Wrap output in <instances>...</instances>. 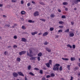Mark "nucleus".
<instances>
[{
  "label": "nucleus",
  "mask_w": 80,
  "mask_h": 80,
  "mask_svg": "<svg viewBox=\"0 0 80 80\" xmlns=\"http://www.w3.org/2000/svg\"><path fill=\"white\" fill-rule=\"evenodd\" d=\"M40 3L41 5H45V4L44 2H40Z\"/></svg>",
  "instance_id": "c9c22d12"
},
{
  "label": "nucleus",
  "mask_w": 80,
  "mask_h": 80,
  "mask_svg": "<svg viewBox=\"0 0 80 80\" xmlns=\"http://www.w3.org/2000/svg\"><path fill=\"white\" fill-rule=\"evenodd\" d=\"M58 23L63 25L64 23V22L62 21H59L58 22Z\"/></svg>",
  "instance_id": "5701e85b"
},
{
  "label": "nucleus",
  "mask_w": 80,
  "mask_h": 80,
  "mask_svg": "<svg viewBox=\"0 0 80 80\" xmlns=\"http://www.w3.org/2000/svg\"><path fill=\"white\" fill-rule=\"evenodd\" d=\"M33 50V49L32 48L29 49V53H30V54H32V51Z\"/></svg>",
  "instance_id": "1a4fd4ad"
},
{
  "label": "nucleus",
  "mask_w": 80,
  "mask_h": 80,
  "mask_svg": "<svg viewBox=\"0 0 80 80\" xmlns=\"http://www.w3.org/2000/svg\"><path fill=\"white\" fill-rule=\"evenodd\" d=\"M26 53V51H22L21 52H19V55L21 56L23 54H25Z\"/></svg>",
  "instance_id": "7ed1b4c3"
},
{
  "label": "nucleus",
  "mask_w": 80,
  "mask_h": 80,
  "mask_svg": "<svg viewBox=\"0 0 80 80\" xmlns=\"http://www.w3.org/2000/svg\"><path fill=\"white\" fill-rule=\"evenodd\" d=\"M48 63L50 65H52V60H49V62Z\"/></svg>",
  "instance_id": "6ab92c4d"
},
{
  "label": "nucleus",
  "mask_w": 80,
  "mask_h": 80,
  "mask_svg": "<svg viewBox=\"0 0 80 80\" xmlns=\"http://www.w3.org/2000/svg\"><path fill=\"white\" fill-rule=\"evenodd\" d=\"M38 61H39L41 60V58H40V57H38Z\"/></svg>",
  "instance_id": "79ce46f5"
},
{
  "label": "nucleus",
  "mask_w": 80,
  "mask_h": 80,
  "mask_svg": "<svg viewBox=\"0 0 80 80\" xmlns=\"http://www.w3.org/2000/svg\"><path fill=\"white\" fill-rule=\"evenodd\" d=\"M34 70H37V71H39V69L37 68H34Z\"/></svg>",
  "instance_id": "de8ad7c7"
},
{
  "label": "nucleus",
  "mask_w": 80,
  "mask_h": 80,
  "mask_svg": "<svg viewBox=\"0 0 80 80\" xmlns=\"http://www.w3.org/2000/svg\"><path fill=\"white\" fill-rule=\"evenodd\" d=\"M74 34L73 33H70L69 34V36L70 37H73L74 36Z\"/></svg>",
  "instance_id": "6e6552de"
},
{
  "label": "nucleus",
  "mask_w": 80,
  "mask_h": 80,
  "mask_svg": "<svg viewBox=\"0 0 80 80\" xmlns=\"http://www.w3.org/2000/svg\"><path fill=\"white\" fill-rule=\"evenodd\" d=\"M38 33V32L36 31L35 32H32L31 33V34L32 36H34L35 34H36Z\"/></svg>",
  "instance_id": "9d476101"
},
{
  "label": "nucleus",
  "mask_w": 80,
  "mask_h": 80,
  "mask_svg": "<svg viewBox=\"0 0 80 80\" xmlns=\"http://www.w3.org/2000/svg\"><path fill=\"white\" fill-rule=\"evenodd\" d=\"M14 39H17V36H14Z\"/></svg>",
  "instance_id": "a19ab883"
},
{
  "label": "nucleus",
  "mask_w": 80,
  "mask_h": 80,
  "mask_svg": "<svg viewBox=\"0 0 80 80\" xmlns=\"http://www.w3.org/2000/svg\"><path fill=\"white\" fill-rule=\"evenodd\" d=\"M78 67H76V68H75V70H78Z\"/></svg>",
  "instance_id": "8fccbe9b"
},
{
  "label": "nucleus",
  "mask_w": 80,
  "mask_h": 80,
  "mask_svg": "<svg viewBox=\"0 0 80 80\" xmlns=\"http://www.w3.org/2000/svg\"><path fill=\"white\" fill-rule=\"evenodd\" d=\"M17 61H18L20 62V61L21 60V59L20 58H17Z\"/></svg>",
  "instance_id": "b1692460"
},
{
  "label": "nucleus",
  "mask_w": 80,
  "mask_h": 80,
  "mask_svg": "<svg viewBox=\"0 0 80 80\" xmlns=\"http://www.w3.org/2000/svg\"><path fill=\"white\" fill-rule=\"evenodd\" d=\"M43 44L45 45H47L48 44V42H45L43 43Z\"/></svg>",
  "instance_id": "a18cd8bd"
},
{
  "label": "nucleus",
  "mask_w": 80,
  "mask_h": 80,
  "mask_svg": "<svg viewBox=\"0 0 80 80\" xmlns=\"http://www.w3.org/2000/svg\"><path fill=\"white\" fill-rule=\"evenodd\" d=\"M78 2H80V0H77L74 2V3L75 4H77L78 3Z\"/></svg>",
  "instance_id": "f3484780"
},
{
  "label": "nucleus",
  "mask_w": 80,
  "mask_h": 80,
  "mask_svg": "<svg viewBox=\"0 0 80 80\" xmlns=\"http://www.w3.org/2000/svg\"><path fill=\"white\" fill-rule=\"evenodd\" d=\"M70 60H71V61H74V60H75L76 59L74 57L71 58H70Z\"/></svg>",
  "instance_id": "dca6fc26"
},
{
  "label": "nucleus",
  "mask_w": 80,
  "mask_h": 80,
  "mask_svg": "<svg viewBox=\"0 0 80 80\" xmlns=\"http://www.w3.org/2000/svg\"><path fill=\"white\" fill-rule=\"evenodd\" d=\"M42 35V32H40V33H39L38 34V35Z\"/></svg>",
  "instance_id": "4d7b16f0"
},
{
  "label": "nucleus",
  "mask_w": 80,
  "mask_h": 80,
  "mask_svg": "<svg viewBox=\"0 0 80 80\" xmlns=\"http://www.w3.org/2000/svg\"><path fill=\"white\" fill-rule=\"evenodd\" d=\"M16 0H12L11 2H16Z\"/></svg>",
  "instance_id": "49530a36"
},
{
  "label": "nucleus",
  "mask_w": 80,
  "mask_h": 80,
  "mask_svg": "<svg viewBox=\"0 0 80 80\" xmlns=\"http://www.w3.org/2000/svg\"><path fill=\"white\" fill-rule=\"evenodd\" d=\"M50 16L52 18H54L55 17V14H54V13H52V14Z\"/></svg>",
  "instance_id": "a211bd4d"
},
{
  "label": "nucleus",
  "mask_w": 80,
  "mask_h": 80,
  "mask_svg": "<svg viewBox=\"0 0 80 80\" xmlns=\"http://www.w3.org/2000/svg\"><path fill=\"white\" fill-rule=\"evenodd\" d=\"M62 18H66V16H65L62 15Z\"/></svg>",
  "instance_id": "58836bf2"
},
{
  "label": "nucleus",
  "mask_w": 80,
  "mask_h": 80,
  "mask_svg": "<svg viewBox=\"0 0 80 80\" xmlns=\"http://www.w3.org/2000/svg\"><path fill=\"white\" fill-rule=\"evenodd\" d=\"M73 77H72V76L71 77V79H70V80H73Z\"/></svg>",
  "instance_id": "052dcab7"
},
{
  "label": "nucleus",
  "mask_w": 80,
  "mask_h": 80,
  "mask_svg": "<svg viewBox=\"0 0 80 80\" xmlns=\"http://www.w3.org/2000/svg\"><path fill=\"white\" fill-rule=\"evenodd\" d=\"M2 6H3V4L0 3V7H2Z\"/></svg>",
  "instance_id": "13d9d810"
},
{
  "label": "nucleus",
  "mask_w": 80,
  "mask_h": 80,
  "mask_svg": "<svg viewBox=\"0 0 80 80\" xmlns=\"http://www.w3.org/2000/svg\"><path fill=\"white\" fill-rule=\"evenodd\" d=\"M51 77L50 75H47L46 76L47 78H49Z\"/></svg>",
  "instance_id": "4c0bfd02"
},
{
  "label": "nucleus",
  "mask_w": 80,
  "mask_h": 80,
  "mask_svg": "<svg viewBox=\"0 0 80 80\" xmlns=\"http://www.w3.org/2000/svg\"><path fill=\"white\" fill-rule=\"evenodd\" d=\"M31 69V66L30 65H29L28 67V70H30V69Z\"/></svg>",
  "instance_id": "473e14b6"
},
{
  "label": "nucleus",
  "mask_w": 80,
  "mask_h": 80,
  "mask_svg": "<svg viewBox=\"0 0 80 80\" xmlns=\"http://www.w3.org/2000/svg\"><path fill=\"white\" fill-rule=\"evenodd\" d=\"M71 24L72 25H73L74 24L73 22H71Z\"/></svg>",
  "instance_id": "bf43d9fd"
},
{
  "label": "nucleus",
  "mask_w": 80,
  "mask_h": 80,
  "mask_svg": "<svg viewBox=\"0 0 80 80\" xmlns=\"http://www.w3.org/2000/svg\"><path fill=\"white\" fill-rule=\"evenodd\" d=\"M59 36L58 35H56V38H58Z\"/></svg>",
  "instance_id": "774afa93"
},
{
  "label": "nucleus",
  "mask_w": 80,
  "mask_h": 80,
  "mask_svg": "<svg viewBox=\"0 0 80 80\" xmlns=\"http://www.w3.org/2000/svg\"><path fill=\"white\" fill-rule=\"evenodd\" d=\"M42 69L44 70H46V69H47V68H45V67L43 68Z\"/></svg>",
  "instance_id": "680f3d73"
},
{
  "label": "nucleus",
  "mask_w": 80,
  "mask_h": 80,
  "mask_svg": "<svg viewBox=\"0 0 80 80\" xmlns=\"http://www.w3.org/2000/svg\"><path fill=\"white\" fill-rule=\"evenodd\" d=\"M28 56L29 57H32L31 58H30V60H33L34 61H35L36 60V58H37V57H32L33 56L31 54H29L28 51H27V56Z\"/></svg>",
  "instance_id": "f03ea898"
},
{
  "label": "nucleus",
  "mask_w": 80,
  "mask_h": 80,
  "mask_svg": "<svg viewBox=\"0 0 80 80\" xmlns=\"http://www.w3.org/2000/svg\"><path fill=\"white\" fill-rule=\"evenodd\" d=\"M17 46L16 45H14L13 46V48H17Z\"/></svg>",
  "instance_id": "603ef678"
},
{
  "label": "nucleus",
  "mask_w": 80,
  "mask_h": 80,
  "mask_svg": "<svg viewBox=\"0 0 80 80\" xmlns=\"http://www.w3.org/2000/svg\"><path fill=\"white\" fill-rule=\"evenodd\" d=\"M51 76H52V77H54L55 76V75L53 73H52L51 74Z\"/></svg>",
  "instance_id": "e433bc0d"
},
{
  "label": "nucleus",
  "mask_w": 80,
  "mask_h": 80,
  "mask_svg": "<svg viewBox=\"0 0 80 80\" xmlns=\"http://www.w3.org/2000/svg\"><path fill=\"white\" fill-rule=\"evenodd\" d=\"M46 65L47 67L48 68H49L50 67V64L48 63H46L45 64Z\"/></svg>",
  "instance_id": "f8f14e48"
},
{
  "label": "nucleus",
  "mask_w": 80,
  "mask_h": 80,
  "mask_svg": "<svg viewBox=\"0 0 80 80\" xmlns=\"http://www.w3.org/2000/svg\"><path fill=\"white\" fill-rule=\"evenodd\" d=\"M62 4L64 5H68V3L67 2H64L62 3Z\"/></svg>",
  "instance_id": "c85d7f7f"
},
{
  "label": "nucleus",
  "mask_w": 80,
  "mask_h": 80,
  "mask_svg": "<svg viewBox=\"0 0 80 80\" xmlns=\"http://www.w3.org/2000/svg\"><path fill=\"white\" fill-rule=\"evenodd\" d=\"M58 11L59 12H61V10L59 9H58Z\"/></svg>",
  "instance_id": "c03bdc74"
},
{
  "label": "nucleus",
  "mask_w": 80,
  "mask_h": 80,
  "mask_svg": "<svg viewBox=\"0 0 80 80\" xmlns=\"http://www.w3.org/2000/svg\"><path fill=\"white\" fill-rule=\"evenodd\" d=\"M7 52H4V55H7Z\"/></svg>",
  "instance_id": "864d4df0"
},
{
  "label": "nucleus",
  "mask_w": 80,
  "mask_h": 80,
  "mask_svg": "<svg viewBox=\"0 0 80 80\" xmlns=\"http://www.w3.org/2000/svg\"><path fill=\"white\" fill-rule=\"evenodd\" d=\"M22 28L23 30H25L26 29V27L24 26H22Z\"/></svg>",
  "instance_id": "bb28decb"
},
{
  "label": "nucleus",
  "mask_w": 80,
  "mask_h": 80,
  "mask_svg": "<svg viewBox=\"0 0 80 80\" xmlns=\"http://www.w3.org/2000/svg\"><path fill=\"white\" fill-rule=\"evenodd\" d=\"M32 3H33V4H35V2L34 1L32 2Z\"/></svg>",
  "instance_id": "e2e57ef3"
},
{
  "label": "nucleus",
  "mask_w": 80,
  "mask_h": 80,
  "mask_svg": "<svg viewBox=\"0 0 80 80\" xmlns=\"http://www.w3.org/2000/svg\"><path fill=\"white\" fill-rule=\"evenodd\" d=\"M59 27L60 28H62L63 27V26H59Z\"/></svg>",
  "instance_id": "3c124183"
},
{
  "label": "nucleus",
  "mask_w": 80,
  "mask_h": 80,
  "mask_svg": "<svg viewBox=\"0 0 80 80\" xmlns=\"http://www.w3.org/2000/svg\"><path fill=\"white\" fill-rule=\"evenodd\" d=\"M70 65H68L67 66V68H68V69L69 70H70Z\"/></svg>",
  "instance_id": "cd10ccee"
},
{
  "label": "nucleus",
  "mask_w": 80,
  "mask_h": 80,
  "mask_svg": "<svg viewBox=\"0 0 80 80\" xmlns=\"http://www.w3.org/2000/svg\"><path fill=\"white\" fill-rule=\"evenodd\" d=\"M60 66V65L59 64L56 63L55 65L53 66V70L54 71L57 70L58 71L59 70V68L58 67Z\"/></svg>",
  "instance_id": "f257e3e1"
},
{
  "label": "nucleus",
  "mask_w": 80,
  "mask_h": 80,
  "mask_svg": "<svg viewBox=\"0 0 80 80\" xmlns=\"http://www.w3.org/2000/svg\"><path fill=\"white\" fill-rule=\"evenodd\" d=\"M18 74L20 76H22V77H24V75L23 74V73L21 72H18Z\"/></svg>",
  "instance_id": "20e7f679"
},
{
  "label": "nucleus",
  "mask_w": 80,
  "mask_h": 80,
  "mask_svg": "<svg viewBox=\"0 0 80 80\" xmlns=\"http://www.w3.org/2000/svg\"><path fill=\"white\" fill-rule=\"evenodd\" d=\"M46 51L48 52H51V49L49 48H46Z\"/></svg>",
  "instance_id": "0eeeda50"
},
{
  "label": "nucleus",
  "mask_w": 80,
  "mask_h": 80,
  "mask_svg": "<svg viewBox=\"0 0 80 80\" xmlns=\"http://www.w3.org/2000/svg\"><path fill=\"white\" fill-rule=\"evenodd\" d=\"M62 66H60L59 68V71H62Z\"/></svg>",
  "instance_id": "2f4dec72"
},
{
  "label": "nucleus",
  "mask_w": 80,
  "mask_h": 80,
  "mask_svg": "<svg viewBox=\"0 0 80 80\" xmlns=\"http://www.w3.org/2000/svg\"><path fill=\"white\" fill-rule=\"evenodd\" d=\"M25 80H28L27 79V77H25Z\"/></svg>",
  "instance_id": "0e129e2a"
},
{
  "label": "nucleus",
  "mask_w": 80,
  "mask_h": 80,
  "mask_svg": "<svg viewBox=\"0 0 80 80\" xmlns=\"http://www.w3.org/2000/svg\"><path fill=\"white\" fill-rule=\"evenodd\" d=\"M27 6H28V7H29L30 6V3H28L27 4Z\"/></svg>",
  "instance_id": "09e8293b"
},
{
  "label": "nucleus",
  "mask_w": 80,
  "mask_h": 80,
  "mask_svg": "<svg viewBox=\"0 0 80 80\" xmlns=\"http://www.w3.org/2000/svg\"><path fill=\"white\" fill-rule=\"evenodd\" d=\"M42 55V53L41 52H40L38 54V56L39 57H41Z\"/></svg>",
  "instance_id": "2eb2a0df"
},
{
  "label": "nucleus",
  "mask_w": 80,
  "mask_h": 80,
  "mask_svg": "<svg viewBox=\"0 0 80 80\" xmlns=\"http://www.w3.org/2000/svg\"><path fill=\"white\" fill-rule=\"evenodd\" d=\"M78 75L80 76V72H79V73H78Z\"/></svg>",
  "instance_id": "338daca9"
},
{
  "label": "nucleus",
  "mask_w": 80,
  "mask_h": 80,
  "mask_svg": "<svg viewBox=\"0 0 80 80\" xmlns=\"http://www.w3.org/2000/svg\"><path fill=\"white\" fill-rule=\"evenodd\" d=\"M62 59L64 60H65V61H68L69 60V59H68V58H62Z\"/></svg>",
  "instance_id": "aec40b11"
},
{
  "label": "nucleus",
  "mask_w": 80,
  "mask_h": 80,
  "mask_svg": "<svg viewBox=\"0 0 80 80\" xmlns=\"http://www.w3.org/2000/svg\"><path fill=\"white\" fill-rule=\"evenodd\" d=\"M13 76L14 77L16 78L18 77V74L16 72H13Z\"/></svg>",
  "instance_id": "423d86ee"
},
{
  "label": "nucleus",
  "mask_w": 80,
  "mask_h": 80,
  "mask_svg": "<svg viewBox=\"0 0 80 80\" xmlns=\"http://www.w3.org/2000/svg\"><path fill=\"white\" fill-rule=\"evenodd\" d=\"M22 15H24L25 13V12L24 11H22L21 12Z\"/></svg>",
  "instance_id": "412c9836"
},
{
  "label": "nucleus",
  "mask_w": 80,
  "mask_h": 80,
  "mask_svg": "<svg viewBox=\"0 0 80 80\" xmlns=\"http://www.w3.org/2000/svg\"><path fill=\"white\" fill-rule=\"evenodd\" d=\"M41 80H49L48 79H46V78L45 77H43L41 79Z\"/></svg>",
  "instance_id": "4be33fe9"
},
{
  "label": "nucleus",
  "mask_w": 80,
  "mask_h": 80,
  "mask_svg": "<svg viewBox=\"0 0 80 80\" xmlns=\"http://www.w3.org/2000/svg\"><path fill=\"white\" fill-rule=\"evenodd\" d=\"M76 48V46L75 45H72V48L75 49Z\"/></svg>",
  "instance_id": "ea45409f"
},
{
  "label": "nucleus",
  "mask_w": 80,
  "mask_h": 80,
  "mask_svg": "<svg viewBox=\"0 0 80 80\" xmlns=\"http://www.w3.org/2000/svg\"><path fill=\"white\" fill-rule=\"evenodd\" d=\"M29 74L32 76H34V74L33 73H32V72H30V73H29Z\"/></svg>",
  "instance_id": "7c9ffc66"
},
{
  "label": "nucleus",
  "mask_w": 80,
  "mask_h": 80,
  "mask_svg": "<svg viewBox=\"0 0 80 80\" xmlns=\"http://www.w3.org/2000/svg\"><path fill=\"white\" fill-rule=\"evenodd\" d=\"M68 8H65V10H66V11H68Z\"/></svg>",
  "instance_id": "5fc2aeb1"
},
{
  "label": "nucleus",
  "mask_w": 80,
  "mask_h": 80,
  "mask_svg": "<svg viewBox=\"0 0 80 80\" xmlns=\"http://www.w3.org/2000/svg\"><path fill=\"white\" fill-rule=\"evenodd\" d=\"M48 34V33L47 32H44V33L42 34V36H46Z\"/></svg>",
  "instance_id": "4468645a"
},
{
  "label": "nucleus",
  "mask_w": 80,
  "mask_h": 80,
  "mask_svg": "<svg viewBox=\"0 0 80 80\" xmlns=\"http://www.w3.org/2000/svg\"><path fill=\"white\" fill-rule=\"evenodd\" d=\"M67 47H69V48H72V46L70 45V44L67 45Z\"/></svg>",
  "instance_id": "a878e982"
},
{
  "label": "nucleus",
  "mask_w": 80,
  "mask_h": 80,
  "mask_svg": "<svg viewBox=\"0 0 80 80\" xmlns=\"http://www.w3.org/2000/svg\"><path fill=\"white\" fill-rule=\"evenodd\" d=\"M62 32V30H59L58 31V32Z\"/></svg>",
  "instance_id": "37998d69"
},
{
  "label": "nucleus",
  "mask_w": 80,
  "mask_h": 80,
  "mask_svg": "<svg viewBox=\"0 0 80 80\" xmlns=\"http://www.w3.org/2000/svg\"><path fill=\"white\" fill-rule=\"evenodd\" d=\"M34 16H39V12L38 11H36L33 14Z\"/></svg>",
  "instance_id": "39448f33"
},
{
  "label": "nucleus",
  "mask_w": 80,
  "mask_h": 80,
  "mask_svg": "<svg viewBox=\"0 0 80 80\" xmlns=\"http://www.w3.org/2000/svg\"><path fill=\"white\" fill-rule=\"evenodd\" d=\"M78 66H79V67H80V63L78 64Z\"/></svg>",
  "instance_id": "69168bd1"
},
{
  "label": "nucleus",
  "mask_w": 80,
  "mask_h": 80,
  "mask_svg": "<svg viewBox=\"0 0 80 80\" xmlns=\"http://www.w3.org/2000/svg\"><path fill=\"white\" fill-rule=\"evenodd\" d=\"M35 22L34 21H32L31 20H28V22L29 23H33Z\"/></svg>",
  "instance_id": "ddd939ff"
},
{
  "label": "nucleus",
  "mask_w": 80,
  "mask_h": 80,
  "mask_svg": "<svg viewBox=\"0 0 80 80\" xmlns=\"http://www.w3.org/2000/svg\"><path fill=\"white\" fill-rule=\"evenodd\" d=\"M21 2V4H23V3H24L23 1L22 0Z\"/></svg>",
  "instance_id": "6e6d98bb"
},
{
  "label": "nucleus",
  "mask_w": 80,
  "mask_h": 80,
  "mask_svg": "<svg viewBox=\"0 0 80 80\" xmlns=\"http://www.w3.org/2000/svg\"><path fill=\"white\" fill-rule=\"evenodd\" d=\"M54 30V28H50V31H53Z\"/></svg>",
  "instance_id": "72a5a7b5"
},
{
  "label": "nucleus",
  "mask_w": 80,
  "mask_h": 80,
  "mask_svg": "<svg viewBox=\"0 0 80 80\" xmlns=\"http://www.w3.org/2000/svg\"><path fill=\"white\" fill-rule=\"evenodd\" d=\"M21 41L22 42H27V39L24 38H22Z\"/></svg>",
  "instance_id": "9b49d317"
},
{
  "label": "nucleus",
  "mask_w": 80,
  "mask_h": 80,
  "mask_svg": "<svg viewBox=\"0 0 80 80\" xmlns=\"http://www.w3.org/2000/svg\"><path fill=\"white\" fill-rule=\"evenodd\" d=\"M40 20H41L42 22H45L46 21V20L44 19H40Z\"/></svg>",
  "instance_id": "393cba45"
},
{
  "label": "nucleus",
  "mask_w": 80,
  "mask_h": 80,
  "mask_svg": "<svg viewBox=\"0 0 80 80\" xmlns=\"http://www.w3.org/2000/svg\"><path fill=\"white\" fill-rule=\"evenodd\" d=\"M69 32V29H68L65 31V32Z\"/></svg>",
  "instance_id": "f704fd0d"
},
{
  "label": "nucleus",
  "mask_w": 80,
  "mask_h": 80,
  "mask_svg": "<svg viewBox=\"0 0 80 80\" xmlns=\"http://www.w3.org/2000/svg\"><path fill=\"white\" fill-rule=\"evenodd\" d=\"M40 74H43V70H40Z\"/></svg>",
  "instance_id": "c756f323"
}]
</instances>
